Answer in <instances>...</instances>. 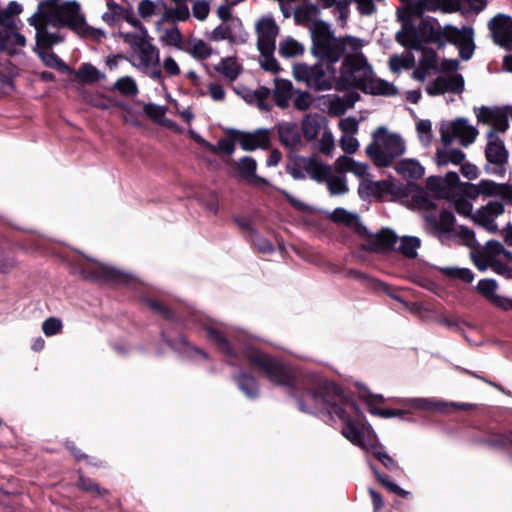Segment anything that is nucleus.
I'll use <instances>...</instances> for the list:
<instances>
[{"label":"nucleus","instance_id":"f8f14e48","mask_svg":"<svg viewBox=\"0 0 512 512\" xmlns=\"http://www.w3.org/2000/svg\"><path fill=\"white\" fill-rule=\"evenodd\" d=\"M329 66L316 64L308 66L304 63H295L292 67V74L296 81L304 82L307 86L316 90H327L332 86V77L329 73Z\"/></svg>","mask_w":512,"mask_h":512},{"label":"nucleus","instance_id":"7c9ffc66","mask_svg":"<svg viewBox=\"0 0 512 512\" xmlns=\"http://www.w3.org/2000/svg\"><path fill=\"white\" fill-rule=\"evenodd\" d=\"M334 170L340 174L345 172H351L358 177H364L368 171V165L360 162H356L354 159L347 156H340L334 162Z\"/></svg>","mask_w":512,"mask_h":512},{"label":"nucleus","instance_id":"f03ea898","mask_svg":"<svg viewBox=\"0 0 512 512\" xmlns=\"http://www.w3.org/2000/svg\"><path fill=\"white\" fill-rule=\"evenodd\" d=\"M406 150L403 136L386 126H379L372 132V141L365 149L367 156L378 167L390 166Z\"/></svg>","mask_w":512,"mask_h":512},{"label":"nucleus","instance_id":"4c0bfd02","mask_svg":"<svg viewBox=\"0 0 512 512\" xmlns=\"http://www.w3.org/2000/svg\"><path fill=\"white\" fill-rule=\"evenodd\" d=\"M183 50L195 58L205 59L212 54V49L201 39L190 38Z\"/></svg>","mask_w":512,"mask_h":512},{"label":"nucleus","instance_id":"e433bc0d","mask_svg":"<svg viewBox=\"0 0 512 512\" xmlns=\"http://www.w3.org/2000/svg\"><path fill=\"white\" fill-rule=\"evenodd\" d=\"M304 51V44L292 37H286L279 43V54L285 58L300 56Z\"/></svg>","mask_w":512,"mask_h":512},{"label":"nucleus","instance_id":"6e6552de","mask_svg":"<svg viewBox=\"0 0 512 512\" xmlns=\"http://www.w3.org/2000/svg\"><path fill=\"white\" fill-rule=\"evenodd\" d=\"M422 33L426 41L440 42L441 36L445 37L458 46L460 55L465 60L470 59L473 54V31L470 28L459 30L452 26H446L440 30L434 24H424Z\"/></svg>","mask_w":512,"mask_h":512},{"label":"nucleus","instance_id":"473e14b6","mask_svg":"<svg viewBox=\"0 0 512 512\" xmlns=\"http://www.w3.org/2000/svg\"><path fill=\"white\" fill-rule=\"evenodd\" d=\"M465 159V154L458 148H441L437 149L435 153V162L439 166L452 163L458 165Z\"/></svg>","mask_w":512,"mask_h":512},{"label":"nucleus","instance_id":"4be33fe9","mask_svg":"<svg viewBox=\"0 0 512 512\" xmlns=\"http://www.w3.org/2000/svg\"><path fill=\"white\" fill-rule=\"evenodd\" d=\"M473 188L475 190V194L472 196L474 197L481 194L486 197L500 196L505 200H512V186L508 184H498L493 181L482 180Z\"/></svg>","mask_w":512,"mask_h":512},{"label":"nucleus","instance_id":"c85d7f7f","mask_svg":"<svg viewBox=\"0 0 512 512\" xmlns=\"http://www.w3.org/2000/svg\"><path fill=\"white\" fill-rule=\"evenodd\" d=\"M412 407L418 410L429 411V412H447L450 407L458 408V409H466L468 405L466 404H455V403H446L441 401H435L427 398H418L414 399L411 402Z\"/></svg>","mask_w":512,"mask_h":512},{"label":"nucleus","instance_id":"a19ab883","mask_svg":"<svg viewBox=\"0 0 512 512\" xmlns=\"http://www.w3.org/2000/svg\"><path fill=\"white\" fill-rule=\"evenodd\" d=\"M304 167L307 173L316 181H324L332 169L330 166L314 158L307 160Z\"/></svg>","mask_w":512,"mask_h":512},{"label":"nucleus","instance_id":"603ef678","mask_svg":"<svg viewBox=\"0 0 512 512\" xmlns=\"http://www.w3.org/2000/svg\"><path fill=\"white\" fill-rule=\"evenodd\" d=\"M235 91L237 94L241 95V97L245 101L249 103H254V101H259L260 103H262L263 99H266L269 94V90L265 88H262L258 91H250L246 88H237Z\"/></svg>","mask_w":512,"mask_h":512},{"label":"nucleus","instance_id":"cd10ccee","mask_svg":"<svg viewBox=\"0 0 512 512\" xmlns=\"http://www.w3.org/2000/svg\"><path fill=\"white\" fill-rule=\"evenodd\" d=\"M320 10L315 4H305L294 11V19L298 24L307 25L312 32L315 24L324 23L319 21Z\"/></svg>","mask_w":512,"mask_h":512},{"label":"nucleus","instance_id":"393cba45","mask_svg":"<svg viewBox=\"0 0 512 512\" xmlns=\"http://www.w3.org/2000/svg\"><path fill=\"white\" fill-rule=\"evenodd\" d=\"M257 163L251 157H244L237 163V171L239 175L247 181L249 184L254 186L267 185L266 179L256 175Z\"/></svg>","mask_w":512,"mask_h":512},{"label":"nucleus","instance_id":"5fc2aeb1","mask_svg":"<svg viewBox=\"0 0 512 512\" xmlns=\"http://www.w3.org/2000/svg\"><path fill=\"white\" fill-rule=\"evenodd\" d=\"M38 54L46 66L58 69L60 71L71 72V70L65 65V63L61 59H59L55 54L49 51H41Z\"/></svg>","mask_w":512,"mask_h":512},{"label":"nucleus","instance_id":"49530a36","mask_svg":"<svg viewBox=\"0 0 512 512\" xmlns=\"http://www.w3.org/2000/svg\"><path fill=\"white\" fill-rule=\"evenodd\" d=\"M415 129L420 143L425 147L429 146L434 138L432 122L427 119H419L416 121Z\"/></svg>","mask_w":512,"mask_h":512},{"label":"nucleus","instance_id":"9d476101","mask_svg":"<svg viewBox=\"0 0 512 512\" xmlns=\"http://www.w3.org/2000/svg\"><path fill=\"white\" fill-rule=\"evenodd\" d=\"M406 257L414 258L417 256V250L421 245V240L414 236H404L399 239L390 230H382L376 234L367 237L365 248L373 251H384L394 247Z\"/></svg>","mask_w":512,"mask_h":512},{"label":"nucleus","instance_id":"a18cd8bd","mask_svg":"<svg viewBox=\"0 0 512 512\" xmlns=\"http://www.w3.org/2000/svg\"><path fill=\"white\" fill-rule=\"evenodd\" d=\"M22 12V7L16 2H10L7 7L0 11V26L12 27L18 25L19 21L15 19Z\"/></svg>","mask_w":512,"mask_h":512},{"label":"nucleus","instance_id":"f257e3e1","mask_svg":"<svg viewBox=\"0 0 512 512\" xmlns=\"http://www.w3.org/2000/svg\"><path fill=\"white\" fill-rule=\"evenodd\" d=\"M29 23L36 29L38 46L48 48L58 41L46 31L48 25L68 26L79 34H87L89 28L75 2L61 3L60 0H42L37 12L29 18Z\"/></svg>","mask_w":512,"mask_h":512},{"label":"nucleus","instance_id":"680f3d73","mask_svg":"<svg viewBox=\"0 0 512 512\" xmlns=\"http://www.w3.org/2000/svg\"><path fill=\"white\" fill-rule=\"evenodd\" d=\"M341 149L348 154L355 153L359 147V141L357 138L354 137V135L350 134H343L339 141Z\"/></svg>","mask_w":512,"mask_h":512},{"label":"nucleus","instance_id":"e2e57ef3","mask_svg":"<svg viewBox=\"0 0 512 512\" xmlns=\"http://www.w3.org/2000/svg\"><path fill=\"white\" fill-rule=\"evenodd\" d=\"M338 127L343 134L355 135L359 131V122L354 117H346L339 121Z\"/></svg>","mask_w":512,"mask_h":512},{"label":"nucleus","instance_id":"f3484780","mask_svg":"<svg viewBox=\"0 0 512 512\" xmlns=\"http://www.w3.org/2000/svg\"><path fill=\"white\" fill-rule=\"evenodd\" d=\"M26 44L27 40L19 32L18 25L2 27L0 30V51H5L9 55L20 54Z\"/></svg>","mask_w":512,"mask_h":512},{"label":"nucleus","instance_id":"72a5a7b5","mask_svg":"<svg viewBox=\"0 0 512 512\" xmlns=\"http://www.w3.org/2000/svg\"><path fill=\"white\" fill-rule=\"evenodd\" d=\"M436 66L435 53L426 48L422 49V59L420 60L419 67L413 72V78L418 81H423L429 74V71Z\"/></svg>","mask_w":512,"mask_h":512},{"label":"nucleus","instance_id":"20e7f679","mask_svg":"<svg viewBox=\"0 0 512 512\" xmlns=\"http://www.w3.org/2000/svg\"><path fill=\"white\" fill-rule=\"evenodd\" d=\"M312 38L316 53L332 61H337L343 51H357L364 46V42L357 38H335L327 23L315 24Z\"/></svg>","mask_w":512,"mask_h":512},{"label":"nucleus","instance_id":"6ab92c4d","mask_svg":"<svg viewBox=\"0 0 512 512\" xmlns=\"http://www.w3.org/2000/svg\"><path fill=\"white\" fill-rule=\"evenodd\" d=\"M489 26L494 41L500 46L512 49V19L498 15L490 21Z\"/></svg>","mask_w":512,"mask_h":512},{"label":"nucleus","instance_id":"0eeeda50","mask_svg":"<svg viewBox=\"0 0 512 512\" xmlns=\"http://www.w3.org/2000/svg\"><path fill=\"white\" fill-rule=\"evenodd\" d=\"M471 259L481 271L492 268L498 274H511L508 263L512 262V253L507 251L499 241H488L481 250L472 251Z\"/></svg>","mask_w":512,"mask_h":512},{"label":"nucleus","instance_id":"7ed1b4c3","mask_svg":"<svg viewBox=\"0 0 512 512\" xmlns=\"http://www.w3.org/2000/svg\"><path fill=\"white\" fill-rule=\"evenodd\" d=\"M312 38L316 53L332 61H337L343 51H357L364 46V42L357 38H335L327 23L315 24Z\"/></svg>","mask_w":512,"mask_h":512},{"label":"nucleus","instance_id":"c9c22d12","mask_svg":"<svg viewBox=\"0 0 512 512\" xmlns=\"http://www.w3.org/2000/svg\"><path fill=\"white\" fill-rule=\"evenodd\" d=\"M497 288L498 284L493 279H483L477 284V291L495 306L499 307L504 297L496 294Z\"/></svg>","mask_w":512,"mask_h":512},{"label":"nucleus","instance_id":"37998d69","mask_svg":"<svg viewBox=\"0 0 512 512\" xmlns=\"http://www.w3.org/2000/svg\"><path fill=\"white\" fill-rule=\"evenodd\" d=\"M278 132L281 142L286 146L293 147L300 142V135L295 124H281Z\"/></svg>","mask_w":512,"mask_h":512},{"label":"nucleus","instance_id":"bf43d9fd","mask_svg":"<svg viewBox=\"0 0 512 512\" xmlns=\"http://www.w3.org/2000/svg\"><path fill=\"white\" fill-rule=\"evenodd\" d=\"M444 271L448 276L460 279L466 283H470L474 279L473 273L467 268L448 267Z\"/></svg>","mask_w":512,"mask_h":512},{"label":"nucleus","instance_id":"412c9836","mask_svg":"<svg viewBox=\"0 0 512 512\" xmlns=\"http://www.w3.org/2000/svg\"><path fill=\"white\" fill-rule=\"evenodd\" d=\"M463 89L464 80L462 76L455 74L448 77H438L435 81L427 85L426 92L431 96H436L446 92L461 93Z\"/></svg>","mask_w":512,"mask_h":512},{"label":"nucleus","instance_id":"8fccbe9b","mask_svg":"<svg viewBox=\"0 0 512 512\" xmlns=\"http://www.w3.org/2000/svg\"><path fill=\"white\" fill-rule=\"evenodd\" d=\"M413 62L414 57L410 53L394 55L389 60V67L394 73H397L402 69L409 68Z\"/></svg>","mask_w":512,"mask_h":512},{"label":"nucleus","instance_id":"de8ad7c7","mask_svg":"<svg viewBox=\"0 0 512 512\" xmlns=\"http://www.w3.org/2000/svg\"><path fill=\"white\" fill-rule=\"evenodd\" d=\"M76 77L84 83H94L103 79L105 75L91 64H84L76 72Z\"/></svg>","mask_w":512,"mask_h":512},{"label":"nucleus","instance_id":"9b49d317","mask_svg":"<svg viewBox=\"0 0 512 512\" xmlns=\"http://www.w3.org/2000/svg\"><path fill=\"white\" fill-rule=\"evenodd\" d=\"M441 142L445 145L451 144L455 139L467 147L471 145L478 136V130L465 118H457L453 121L442 122L439 127Z\"/></svg>","mask_w":512,"mask_h":512},{"label":"nucleus","instance_id":"79ce46f5","mask_svg":"<svg viewBox=\"0 0 512 512\" xmlns=\"http://www.w3.org/2000/svg\"><path fill=\"white\" fill-rule=\"evenodd\" d=\"M317 2L324 9L334 7L341 24H346L349 16V0H317Z\"/></svg>","mask_w":512,"mask_h":512},{"label":"nucleus","instance_id":"0e129e2a","mask_svg":"<svg viewBox=\"0 0 512 512\" xmlns=\"http://www.w3.org/2000/svg\"><path fill=\"white\" fill-rule=\"evenodd\" d=\"M79 490L87 492L92 496L103 497L108 491L96 482H77Z\"/></svg>","mask_w":512,"mask_h":512},{"label":"nucleus","instance_id":"052dcab7","mask_svg":"<svg viewBox=\"0 0 512 512\" xmlns=\"http://www.w3.org/2000/svg\"><path fill=\"white\" fill-rule=\"evenodd\" d=\"M62 321L56 317H50L42 323V332L50 337L58 334L62 330Z\"/></svg>","mask_w":512,"mask_h":512},{"label":"nucleus","instance_id":"a211bd4d","mask_svg":"<svg viewBox=\"0 0 512 512\" xmlns=\"http://www.w3.org/2000/svg\"><path fill=\"white\" fill-rule=\"evenodd\" d=\"M234 142L238 143L245 151L266 149L270 144V134L266 129H258L254 132H237Z\"/></svg>","mask_w":512,"mask_h":512},{"label":"nucleus","instance_id":"774afa93","mask_svg":"<svg viewBox=\"0 0 512 512\" xmlns=\"http://www.w3.org/2000/svg\"><path fill=\"white\" fill-rule=\"evenodd\" d=\"M397 40L403 46L411 47L414 49H422L420 43L414 39V37L406 28L397 34Z\"/></svg>","mask_w":512,"mask_h":512},{"label":"nucleus","instance_id":"4468645a","mask_svg":"<svg viewBox=\"0 0 512 512\" xmlns=\"http://www.w3.org/2000/svg\"><path fill=\"white\" fill-rule=\"evenodd\" d=\"M459 8V0H423L399 9L398 17L406 25L412 16H420L426 10L450 13Z\"/></svg>","mask_w":512,"mask_h":512},{"label":"nucleus","instance_id":"c756f323","mask_svg":"<svg viewBox=\"0 0 512 512\" xmlns=\"http://www.w3.org/2000/svg\"><path fill=\"white\" fill-rule=\"evenodd\" d=\"M330 218L334 222L342 223L347 226L353 227L360 234L364 235L365 243H363V246L365 247V244L367 243V237L370 234H367L366 228L361 225L359 218L356 214L351 213L343 208H337L331 213Z\"/></svg>","mask_w":512,"mask_h":512},{"label":"nucleus","instance_id":"2eb2a0df","mask_svg":"<svg viewBox=\"0 0 512 512\" xmlns=\"http://www.w3.org/2000/svg\"><path fill=\"white\" fill-rule=\"evenodd\" d=\"M504 211L505 208L501 202L490 201L486 205L477 209L472 216V220L488 232L496 233L499 230L496 219L503 215Z\"/></svg>","mask_w":512,"mask_h":512},{"label":"nucleus","instance_id":"b1692460","mask_svg":"<svg viewBox=\"0 0 512 512\" xmlns=\"http://www.w3.org/2000/svg\"><path fill=\"white\" fill-rule=\"evenodd\" d=\"M487 146L485 156L490 163L503 164L507 161L508 152L504 147L503 141L491 131L487 135Z\"/></svg>","mask_w":512,"mask_h":512},{"label":"nucleus","instance_id":"dca6fc26","mask_svg":"<svg viewBox=\"0 0 512 512\" xmlns=\"http://www.w3.org/2000/svg\"><path fill=\"white\" fill-rule=\"evenodd\" d=\"M257 47L260 52H273L279 28L272 17H262L255 24Z\"/></svg>","mask_w":512,"mask_h":512},{"label":"nucleus","instance_id":"58836bf2","mask_svg":"<svg viewBox=\"0 0 512 512\" xmlns=\"http://www.w3.org/2000/svg\"><path fill=\"white\" fill-rule=\"evenodd\" d=\"M292 93V84L289 80L277 78L275 79L274 97L276 104L285 107Z\"/></svg>","mask_w":512,"mask_h":512},{"label":"nucleus","instance_id":"09e8293b","mask_svg":"<svg viewBox=\"0 0 512 512\" xmlns=\"http://www.w3.org/2000/svg\"><path fill=\"white\" fill-rule=\"evenodd\" d=\"M160 40L168 46H172L183 50L184 45L182 44V36L180 31L173 27L163 31Z\"/></svg>","mask_w":512,"mask_h":512},{"label":"nucleus","instance_id":"5701e85b","mask_svg":"<svg viewBox=\"0 0 512 512\" xmlns=\"http://www.w3.org/2000/svg\"><path fill=\"white\" fill-rule=\"evenodd\" d=\"M476 115L479 122L493 126L496 131L503 132L509 126L507 116L499 109L482 107Z\"/></svg>","mask_w":512,"mask_h":512},{"label":"nucleus","instance_id":"69168bd1","mask_svg":"<svg viewBox=\"0 0 512 512\" xmlns=\"http://www.w3.org/2000/svg\"><path fill=\"white\" fill-rule=\"evenodd\" d=\"M456 235L467 247L474 248L475 245L477 244L475 233L467 227H459V229L456 232Z\"/></svg>","mask_w":512,"mask_h":512},{"label":"nucleus","instance_id":"3c124183","mask_svg":"<svg viewBox=\"0 0 512 512\" xmlns=\"http://www.w3.org/2000/svg\"><path fill=\"white\" fill-rule=\"evenodd\" d=\"M357 98H335L330 101L329 111L334 115H342L346 110L352 108Z\"/></svg>","mask_w":512,"mask_h":512},{"label":"nucleus","instance_id":"864d4df0","mask_svg":"<svg viewBox=\"0 0 512 512\" xmlns=\"http://www.w3.org/2000/svg\"><path fill=\"white\" fill-rule=\"evenodd\" d=\"M320 128L321 126L319 121L311 116H307L302 122L303 135L308 140L315 139Z\"/></svg>","mask_w":512,"mask_h":512},{"label":"nucleus","instance_id":"4d7b16f0","mask_svg":"<svg viewBox=\"0 0 512 512\" xmlns=\"http://www.w3.org/2000/svg\"><path fill=\"white\" fill-rule=\"evenodd\" d=\"M335 140L331 131L324 130L321 134V138L318 144V150L323 153L330 155L334 149Z\"/></svg>","mask_w":512,"mask_h":512},{"label":"nucleus","instance_id":"423d86ee","mask_svg":"<svg viewBox=\"0 0 512 512\" xmlns=\"http://www.w3.org/2000/svg\"><path fill=\"white\" fill-rule=\"evenodd\" d=\"M120 37L132 48L128 60L132 66L141 70L155 66L159 62V51L151 44L146 29L135 32L121 31Z\"/></svg>","mask_w":512,"mask_h":512},{"label":"nucleus","instance_id":"c03bdc74","mask_svg":"<svg viewBox=\"0 0 512 512\" xmlns=\"http://www.w3.org/2000/svg\"><path fill=\"white\" fill-rule=\"evenodd\" d=\"M408 207L411 209L423 210L426 213L435 208L434 203L428 198L426 192L422 189H417L412 195L411 199L408 200Z\"/></svg>","mask_w":512,"mask_h":512},{"label":"nucleus","instance_id":"39448f33","mask_svg":"<svg viewBox=\"0 0 512 512\" xmlns=\"http://www.w3.org/2000/svg\"><path fill=\"white\" fill-rule=\"evenodd\" d=\"M343 436L355 445L372 452L386 467L394 468L395 461L378 445V440L366 423L361 420L344 419Z\"/></svg>","mask_w":512,"mask_h":512},{"label":"nucleus","instance_id":"bb28decb","mask_svg":"<svg viewBox=\"0 0 512 512\" xmlns=\"http://www.w3.org/2000/svg\"><path fill=\"white\" fill-rule=\"evenodd\" d=\"M361 90L372 95L393 96L397 94V88L393 84L376 78L373 71Z\"/></svg>","mask_w":512,"mask_h":512},{"label":"nucleus","instance_id":"338daca9","mask_svg":"<svg viewBox=\"0 0 512 512\" xmlns=\"http://www.w3.org/2000/svg\"><path fill=\"white\" fill-rule=\"evenodd\" d=\"M189 9L185 4H179L174 9H169L166 13L171 20L183 21L189 17Z\"/></svg>","mask_w":512,"mask_h":512},{"label":"nucleus","instance_id":"2f4dec72","mask_svg":"<svg viewBox=\"0 0 512 512\" xmlns=\"http://www.w3.org/2000/svg\"><path fill=\"white\" fill-rule=\"evenodd\" d=\"M364 189H369L371 191V193L377 197H383L388 194L396 195V193L398 191L397 186L389 180H383V181H377V182L364 180L361 183L359 190L361 192Z\"/></svg>","mask_w":512,"mask_h":512},{"label":"nucleus","instance_id":"f704fd0d","mask_svg":"<svg viewBox=\"0 0 512 512\" xmlns=\"http://www.w3.org/2000/svg\"><path fill=\"white\" fill-rule=\"evenodd\" d=\"M215 70L220 73L225 79L234 81L240 74L242 68L234 57H227L222 59L216 65Z\"/></svg>","mask_w":512,"mask_h":512},{"label":"nucleus","instance_id":"ddd939ff","mask_svg":"<svg viewBox=\"0 0 512 512\" xmlns=\"http://www.w3.org/2000/svg\"><path fill=\"white\" fill-rule=\"evenodd\" d=\"M83 273L90 279L115 284H127L134 279L133 275L125 271L95 260L85 264Z\"/></svg>","mask_w":512,"mask_h":512},{"label":"nucleus","instance_id":"aec40b11","mask_svg":"<svg viewBox=\"0 0 512 512\" xmlns=\"http://www.w3.org/2000/svg\"><path fill=\"white\" fill-rule=\"evenodd\" d=\"M426 226L425 229L434 235L442 236L450 233L455 224L454 215L446 210L440 212L439 216L432 213H425L423 216Z\"/></svg>","mask_w":512,"mask_h":512},{"label":"nucleus","instance_id":"ea45409f","mask_svg":"<svg viewBox=\"0 0 512 512\" xmlns=\"http://www.w3.org/2000/svg\"><path fill=\"white\" fill-rule=\"evenodd\" d=\"M324 181L327 184L328 191L333 196L343 195L348 192L346 177L340 173L333 174L331 170Z\"/></svg>","mask_w":512,"mask_h":512},{"label":"nucleus","instance_id":"13d9d810","mask_svg":"<svg viewBox=\"0 0 512 512\" xmlns=\"http://www.w3.org/2000/svg\"><path fill=\"white\" fill-rule=\"evenodd\" d=\"M115 87L123 94L135 95L138 92L136 82L129 76L118 79Z\"/></svg>","mask_w":512,"mask_h":512},{"label":"nucleus","instance_id":"a878e982","mask_svg":"<svg viewBox=\"0 0 512 512\" xmlns=\"http://www.w3.org/2000/svg\"><path fill=\"white\" fill-rule=\"evenodd\" d=\"M395 171L405 179L417 180L424 176L425 168L419 160L415 158H405L397 162Z\"/></svg>","mask_w":512,"mask_h":512},{"label":"nucleus","instance_id":"1a4fd4ad","mask_svg":"<svg viewBox=\"0 0 512 512\" xmlns=\"http://www.w3.org/2000/svg\"><path fill=\"white\" fill-rule=\"evenodd\" d=\"M373 71L371 65L361 53L348 54L343 63L340 76L336 81L338 89L352 87L362 88L363 84L371 76Z\"/></svg>","mask_w":512,"mask_h":512},{"label":"nucleus","instance_id":"6e6d98bb","mask_svg":"<svg viewBox=\"0 0 512 512\" xmlns=\"http://www.w3.org/2000/svg\"><path fill=\"white\" fill-rule=\"evenodd\" d=\"M261 59L260 65L261 67L271 73L277 74L281 71V67L277 60L272 56L273 52H260Z\"/></svg>","mask_w":512,"mask_h":512}]
</instances>
